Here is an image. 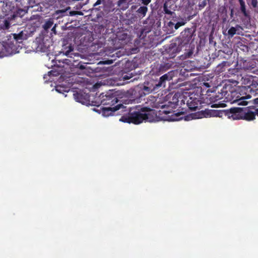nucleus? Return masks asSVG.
I'll return each instance as SVG.
<instances>
[{
  "label": "nucleus",
  "mask_w": 258,
  "mask_h": 258,
  "mask_svg": "<svg viewBox=\"0 0 258 258\" xmlns=\"http://www.w3.org/2000/svg\"><path fill=\"white\" fill-rule=\"evenodd\" d=\"M162 113H163V110H160L159 115H157L154 110L144 108L140 111L132 113L127 116H122L119 119V121L130 123L139 124L144 120L149 122L158 121L160 120L174 121H178L182 118V117H180L182 114L180 113H174L171 116H160Z\"/></svg>",
  "instance_id": "nucleus-1"
},
{
  "label": "nucleus",
  "mask_w": 258,
  "mask_h": 258,
  "mask_svg": "<svg viewBox=\"0 0 258 258\" xmlns=\"http://www.w3.org/2000/svg\"><path fill=\"white\" fill-rule=\"evenodd\" d=\"M22 34H14L8 41L0 43V57L8 56L19 52L22 48L20 43L22 42Z\"/></svg>",
  "instance_id": "nucleus-2"
},
{
  "label": "nucleus",
  "mask_w": 258,
  "mask_h": 258,
  "mask_svg": "<svg viewBox=\"0 0 258 258\" xmlns=\"http://www.w3.org/2000/svg\"><path fill=\"white\" fill-rule=\"evenodd\" d=\"M179 96L180 95L179 94H174L172 96V100L171 101L160 103L158 104V107L163 109V112H164L165 114L167 115L178 105V99Z\"/></svg>",
  "instance_id": "nucleus-3"
},
{
  "label": "nucleus",
  "mask_w": 258,
  "mask_h": 258,
  "mask_svg": "<svg viewBox=\"0 0 258 258\" xmlns=\"http://www.w3.org/2000/svg\"><path fill=\"white\" fill-rule=\"evenodd\" d=\"M256 115H258V109L252 108V110H249L247 112H245L240 117H238L237 114H233L231 117L233 119H243L248 121H251L255 118Z\"/></svg>",
  "instance_id": "nucleus-4"
},
{
  "label": "nucleus",
  "mask_w": 258,
  "mask_h": 258,
  "mask_svg": "<svg viewBox=\"0 0 258 258\" xmlns=\"http://www.w3.org/2000/svg\"><path fill=\"white\" fill-rule=\"evenodd\" d=\"M74 96L77 102L86 105L90 104V96L87 93L80 91L74 94Z\"/></svg>",
  "instance_id": "nucleus-5"
},
{
  "label": "nucleus",
  "mask_w": 258,
  "mask_h": 258,
  "mask_svg": "<svg viewBox=\"0 0 258 258\" xmlns=\"http://www.w3.org/2000/svg\"><path fill=\"white\" fill-rule=\"evenodd\" d=\"M251 89L249 86H238L236 88L235 91L232 93V97L238 98L244 95H247V93L251 91Z\"/></svg>",
  "instance_id": "nucleus-6"
},
{
  "label": "nucleus",
  "mask_w": 258,
  "mask_h": 258,
  "mask_svg": "<svg viewBox=\"0 0 258 258\" xmlns=\"http://www.w3.org/2000/svg\"><path fill=\"white\" fill-rule=\"evenodd\" d=\"M123 107L122 105H119L116 106L115 107H105L101 108L99 110H98L99 113L101 114L103 116L108 117L113 114V113L117 110L120 109Z\"/></svg>",
  "instance_id": "nucleus-7"
},
{
  "label": "nucleus",
  "mask_w": 258,
  "mask_h": 258,
  "mask_svg": "<svg viewBox=\"0 0 258 258\" xmlns=\"http://www.w3.org/2000/svg\"><path fill=\"white\" fill-rule=\"evenodd\" d=\"M99 97L101 99V103L103 105H113L117 102L116 98L114 96L110 95V94L104 95L102 94L99 96Z\"/></svg>",
  "instance_id": "nucleus-8"
},
{
  "label": "nucleus",
  "mask_w": 258,
  "mask_h": 258,
  "mask_svg": "<svg viewBox=\"0 0 258 258\" xmlns=\"http://www.w3.org/2000/svg\"><path fill=\"white\" fill-rule=\"evenodd\" d=\"M251 96L249 95H246L245 96H241L238 98H236L233 101L234 102H236L239 105H246L248 102L246 101V99H250Z\"/></svg>",
  "instance_id": "nucleus-9"
},
{
  "label": "nucleus",
  "mask_w": 258,
  "mask_h": 258,
  "mask_svg": "<svg viewBox=\"0 0 258 258\" xmlns=\"http://www.w3.org/2000/svg\"><path fill=\"white\" fill-rule=\"evenodd\" d=\"M199 101L198 100H195L193 101H188L187 105L188 106L189 108L191 110H196L198 108Z\"/></svg>",
  "instance_id": "nucleus-10"
},
{
  "label": "nucleus",
  "mask_w": 258,
  "mask_h": 258,
  "mask_svg": "<svg viewBox=\"0 0 258 258\" xmlns=\"http://www.w3.org/2000/svg\"><path fill=\"white\" fill-rule=\"evenodd\" d=\"M55 90L56 92L64 94L65 92H68L69 91V88L68 87H63L61 86H57L55 87Z\"/></svg>",
  "instance_id": "nucleus-11"
},
{
  "label": "nucleus",
  "mask_w": 258,
  "mask_h": 258,
  "mask_svg": "<svg viewBox=\"0 0 258 258\" xmlns=\"http://www.w3.org/2000/svg\"><path fill=\"white\" fill-rule=\"evenodd\" d=\"M53 24V22L52 20L50 19L48 21L46 22V23L44 25L43 27L45 29H48L52 26Z\"/></svg>",
  "instance_id": "nucleus-12"
},
{
  "label": "nucleus",
  "mask_w": 258,
  "mask_h": 258,
  "mask_svg": "<svg viewBox=\"0 0 258 258\" xmlns=\"http://www.w3.org/2000/svg\"><path fill=\"white\" fill-rule=\"evenodd\" d=\"M239 28V27H231L229 30H228V34L230 35L231 36H233L234 34L236 33V31L237 29Z\"/></svg>",
  "instance_id": "nucleus-13"
},
{
  "label": "nucleus",
  "mask_w": 258,
  "mask_h": 258,
  "mask_svg": "<svg viewBox=\"0 0 258 258\" xmlns=\"http://www.w3.org/2000/svg\"><path fill=\"white\" fill-rule=\"evenodd\" d=\"M147 8L146 7H141L139 10L138 11L140 13H141L143 15V16H145L146 12H147Z\"/></svg>",
  "instance_id": "nucleus-14"
},
{
  "label": "nucleus",
  "mask_w": 258,
  "mask_h": 258,
  "mask_svg": "<svg viewBox=\"0 0 258 258\" xmlns=\"http://www.w3.org/2000/svg\"><path fill=\"white\" fill-rule=\"evenodd\" d=\"M185 24V22H178L176 24L175 26V28L176 29H177L179 27L183 26Z\"/></svg>",
  "instance_id": "nucleus-15"
},
{
  "label": "nucleus",
  "mask_w": 258,
  "mask_h": 258,
  "mask_svg": "<svg viewBox=\"0 0 258 258\" xmlns=\"http://www.w3.org/2000/svg\"><path fill=\"white\" fill-rule=\"evenodd\" d=\"M112 63V61L111 60H107L105 61H100L99 62V64H110Z\"/></svg>",
  "instance_id": "nucleus-16"
},
{
  "label": "nucleus",
  "mask_w": 258,
  "mask_h": 258,
  "mask_svg": "<svg viewBox=\"0 0 258 258\" xmlns=\"http://www.w3.org/2000/svg\"><path fill=\"white\" fill-rule=\"evenodd\" d=\"M166 79H167V76L166 75H164L160 78L161 81H163Z\"/></svg>",
  "instance_id": "nucleus-17"
},
{
  "label": "nucleus",
  "mask_w": 258,
  "mask_h": 258,
  "mask_svg": "<svg viewBox=\"0 0 258 258\" xmlns=\"http://www.w3.org/2000/svg\"><path fill=\"white\" fill-rule=\"evenodd\" d=\"M251 4L254 7H256L257 4V0H252Z\"/></svg>",
  "instance_id": "nucleus-18"
},
{
  "label": "nucleus",
  "mask_w": 258,
  "mask_h": 258,
  "mask_svg": "<svg viewBox=\"0 0 258 258\" xmlns=\"http://www.w3.org/2000/svg\"><path fill=\"white\" fill-rule=\"evenodd\" d=\"M142 1H143V3L146 5L149 4L151 2V0H142Z\"/></svg>",
  "instance_id": "nucleus-19"
},
{
  "label": "nucleus",
  "mask_w": 258,
  "mask_h": 258,
  "mask_svg": "<svg viewBox=\"0 0 258 258\" xmlns=\"http://www.w3.org/2000/svg\"><path fill=\"white\" fill-rule=\"evenodd\" d=\"M101 0H97V2L94 5V6H98V5L101 4Z\"/></svg>",
  "instance_id": "nucleus-20"
},
{
  "label": "nucleus",
  "mask_w": 258,
  "mask_h": 258,
  "mask_svg": "<svg viewBox=\"0 0 258 258\" xmlns=\"http://www.w3.org/2000/svg\"><path fill=\"white\" fill-rule=\"evenodd\" d=\"M52 75V72H49L48 73V75H44V78H46L47 76H51Z\"/></svg>",
  "instance_id": "nucleus-21"
},
{
  "label": "nucleus",
  "mask_w": 258,
  "mask_h": 258,
  "mask_svg": "<svg viewBox=\"0 0 258 258\" xmlns=\"http://www.w3.org/2000/svg\"><path fill=\"white\" fill-rule=\"evenodd\" d=\"M239 1H240L241 7H243V5H244V2H243L242 0H239Z\"/></svg>",
  "instance_id": "nucleus-22"
},
{
  "label": "nucleus",
  "mask_w": 258,
  "mask_h": 258,
  "mask_svg": "<svg viewBox=\"0 0 258 258\" xmlns=\"http://www.w3.org/2000/svg\"><path fill=\"white\" fill-rule=\"evenodd\" d=\"M241 10L242 11L245 13V7H244V5H243V7H241Z\"/></svg>",
  "instance_id": "nucleus-23"
},
{
  "label": "nucleus",
  "mask_w": 258,
  "mask_h": 258,
  "mask_svg": "<svg viewBox=\"0 0 258 258\" xmlns=\"http://www.w3.org/2000/svg\"><path fill=\"white\" fill-rule=\"evenodd\" d=\"M55 27H56V25H55V26H54L52 28V31L55 32Z\"/></svg>",
  "instance_id": "nucleus-24"
},
{
  "label": "nucleus",
  "mask_w": 258,
  "mask_h": 258,
  "mask_svg": "<svg viewBox=\"0 0 258 258\" xmlns=\"http://www.w3.org/2000/svg\"><path fill=\"white\" fill-rule=\"evenodd\" d=\"M254 102L255 103H258V98H256L254 100Z\"/></svg>",
  "instance_id": "nucleus-25"
},
{
  "label": "nucleus",
  "mask_w": 258,
  "mask_h": 258,
  "mask_svg": "<svg viewBox=\"0 0 258 258\" xmlns=\"http://www.w3.org/2000/svg\"><path fill=\"white\" fill-rule=\"evenodd\" d=\"M144 89V90L147 91V90H148V88L147 87H145Z\"/></svg>",
  "instance_id": "nucleus-26"
},
{
  "label": "nucleus",
  "mask_w": 258,
  "mask_h": 258,
  "mask_svg": "<svg viewBox=\"0 0 258 258\" xmlns=\"http://www.w3.org/2000/svg\"><path fill=\"white\" fill-rule=\"evenodd\" d=\"M197 118V117H192V119H196V118Z\"/></svg>",
  "instance_id": "nucleus-27"
},
{
  "label": "nucleus",
  "mask_w": 258,
  "mask_h": 258,
  "mask_svg": "<svg viewBox=\"0 0 258 258\" xmlns=\"http://www.w3.org/2000/svg\"><path fill=\"white\" fill-rule=\"evenodd\" d=\"M161 83L160 84H159V85H158V86H161Z\"/></svg>",
  "instance_id": "nucleus-28"
}]
</instances>
